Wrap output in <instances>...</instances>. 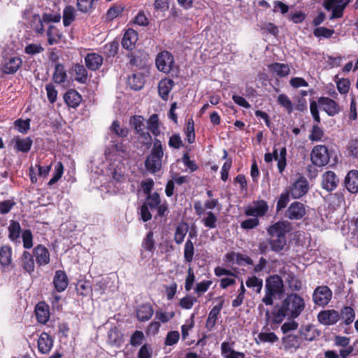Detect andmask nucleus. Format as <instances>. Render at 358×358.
<instances>
[{
    "label": "nucleus",
    "instance_id": "42",
    "mask_svg": "<svg viewBox=\"0 0 358 358\" xmlns=\"http://www.w3.org/2000/svg\"><path fill=\"white\" fill-rule=\"evenodd\" d=\"M67 75L64 67L62 64H57L53 74V80L57 84L64 83L66 80Z\"/></svg>",
    "mask_w": 358,
    "mask_h": 358
},
{
    "label": "nucleus",
    "instance_id": "37",
    "mask_svg": "<svg viewBox=\"0 0 358 358\" xmlns=\"http://www.w3.org/2000/svg\"><path fill=\"white\" fill-rule=\"evenodd\" d=\"M188 231V225L185 222L180 223L175 231L174 241L177 244H181L185 239V237Z\"/></svg>",
    "mask_w": 358,
    "mask_h": 358
},
{
    "label": "nucleus",
    "instance_id": "60",
    "mask_svg": "<svg viewBox=\"0 0 358 358\" xmlns=\"http://www.w3.org/2000/svg\"><path fill=\"white\" fill-rule=\"evenodd\" d=\"M180 338V334L178 331H169L166 337L165 345L171 346L176 344Z\"/></svg>",
    "mask_w": 358,
    "mask_h": 358
},
{
    "label": "nucleus",
    "instance_id": "28",
    "mask_svg": "<svg viewBox=\"0 0 358 358\" xmlns=\"http://www.w3.org/2000/svg\"><path fill=\"white\" fill-rule=\"evenodd\" d=\"M154 314V310L151 305L143 304L140 306L136 310V317L141 322L149 320Z\"/></svg>",
    "mask_w": 358,
    "mask_h": 358
},
{
    "label": "nucleus",
    "instance_id": "35",
    "mask_svg": "<svg viewBox=\"0 0 358 358\" xmlns=\"http://www.w3.org/2000/svg\"><path fill=\"white\" fill-rule=\"evenodd\" d=\"M73 71L75 73V80L85 84L87 80V71L83 64H76L73 67Z\"/></svg>",
    "mask_w": 358,
    "mask_h": 358
},
{
    "label": "nucleus",
    "instance_id": "43",
    "mask_svg": "<svg viewBox=\"0 0 358 358\" xmlns=\"http://www.w3.org/2000/svg\"><path fill=\"white\" fill-rule=\"evenodd\" d=\"M144 122V118L141 115L132 116L129 120L130 124L134 127L137 134L145 129Z\"/></svg>",
    "mask_w": 358,
    "mask_h": 358
},
{
    "label": "nucleus",
    "instance_id": "5",
    "mask_svg": "<svg viewBox=\"0 0 358 358\" xmlns=\"http://www.w3.org/2000/svg\"><path fill=\"white\" fill-rule=\"evenodd\" d=\"M174 64L173 56L166 50L159 52L155 59L156 67L159 71L164 73H170L174 66Z\"/></svg>",
    "mask_w": 358,
    "mask_h": 358
},
{
    "label": "nucleus",
    "instance_id": "7",
    "mask_svg": "<svg viewBox=\"0 0 358 358\" xmlns=\"http://www.w3.org/2000/svg\"><path fill=\"white\" fill-rule=\"evenodd\" d=\"M292 227L290 222L285 220L278 221L271 225L267 229L268 236H274L278 237H286V235L290 233Z\"/></svg>",
    "mask_w": 358,
    "mask_h": 358
},
{
    "label": "nucleus",
    "instance_id": "31",
    "mask_svg": "<svg viewBox=\"0 0 358 358\" xmlns=\"http://www.w3.org/2000/svg\"><path fill=\"white\" fill-rule=\"evenodd\" d=\"M268 243L273 252H279L282 251L286 246L287 238L286 237L269 236Z\"/></svg>",
    "mask_w": 358,
    "mask_h": 358
},
{
    "label": "nucleus",
    "instance_id": "12",
    "mask_svg": "<svg viewBox=\"0 0 358 358\" xmlns=\"http://www.w3.org/2000/svg\"><path fill=\"white\" fill-rule=\"evenodd\" d=\"M33 255L36 258L38 266L47 265L50 263V252L43 245L39 244L33 249Z\"/></svg>",
    "mask_w": 358,
    "mask_h": 358
},
{
    "label": "nucleus",
    "instance_id": "17",
    "mask_svg": "<svg viewBox=\"0 0 358 358\" xmlns=\"http://www.w3.org/2000/svg\"><path fill=\"white\" fill-rule=\"evenodd\" d=\"M19 263L21 268L25 272L31 274L34 271L35 262L34 255L29 252L24 250L19 259Z\"/></svg>",
    "mask_w": 358,
    "mask_h": 358
},
{
    "label": "nucleus",
    "instance_id": "58",
    "mask_svg": "<svg viewBox=\"0 0 358 358\" xmlns=\"http://www.w3.org/2000/svg\"><path fill=\"white\" fill-rule=\"evenodd\" d=\"M22 238L23 247L26 249H30L33 246V235L29 229H26L22 232Z\"/></svg>",
    "mask_w": 358,
    "mask_h": 358
},
{
    "label": "nucleus",
    "instance_id": "39",
    "mask_svg": "<svg viewBox=\"0 0 358 358\" xmlns=\"http://www.w3.org/2000/svg\"><path fill=\"white\" fill-rule=\"evenodd\" d=\"M44 23L43 17H41L38 14H34L30 20L31 27L38 34H43L44 32Z\"/></svg>",
    "mask_w": 358,
    "mask_h": 358
},
{
    "label": "nucleus",
    "instance_id": "11",
    "mask_svg": "<svg viewBox=\"0 0 358 358\" xmlns=\"http://www.w3.org/2000/svg\"><path fill=\"white\" fill-rule=\"evenodd\" d=\"M339 179L334 171H325L322 176V187L327 192L334 191L338 186Z\"/></svg>",
    "mask_w": 358,
    "mask_h": 358
},
{
    "label": "nucleus",
    "instance_id": "4",
    "mask_svg": "<svg viewBox=\"0 0 358 358\" xmlns=\"http://www.w3.org/2000/svg\"><path fill=\"white\" fill-rule=\"evenodd\" d=\"M312 164L317 167H323L329 162V154L327 148L324 145L313 147L310 152Z\"/></svg>",
    "mask_w": 358,
    "mask_h": 358
},
{
    "label": "nucleus",
    "instance_id": "16",
    "mask_svg": "<svg viewBox=\"0 0 358 358\" xmlns=\"http://www.w3.org/2000/svg\"><path fill=\"white\" fill-rule=\"evenodd\" d=\"M318 103L330 116H334L340 111L338 104L329 97H320L318 100Z\"/></svg>",
    "mask_w": 358,
    "mask_h": 358
},
{
    "label": "nucleus",
    "instance_id": "30",
    "mask_svg": "<svg viewBox=\"0 0 358 358\" xmlns=\"http://www.w3.org/2000/svg\"><path fill=\"white\" fill-rule=\"evenodd\" d=\"M300 334L306 341H312L320 336V332L313 325L308 324L301 327Z\"/></svg>",
    "mask_w": 358,
    "mask_h": 358
},
{
    "label": "nucleus",
    "instance_id": "54",
    "mask_svg": "<svg viewBox=\"0 0 358 358\" xmlns=\"http://www.w3.org/2000/svg\"><path fill=\"white\" fill-rule=\"evenodd\" d=\"M334 34V30L324 27H317L313 31V34L317 38L323 37L329 38Z\"/></svg>",
    "mask_w": 358,
    "mask_h": 358
},
{
    "label": "nucleus",
    "instance_id": "51",
    "mask_svg": "<svg viewBox=\"0 0 358 358\" xmlns=\"http://www.w3.org/2000/svg\"><path fill=\"white\" fill-rule=\"evenodd\" d=\"M324 136L323 129L318 126V124L313 125L310 134L309 135V139L311 141H321Z\"/></svg>",
    "mask_w": 358,
    "mask_h": 358
},
{
    "label": "nucleus",
    "instance_id": "1",
    "mask_svg": "<svg viewBox=\"0 0 358 358\" xmlns=\"http://www.w3.org/2000/svg\"><path fill=\"white\" fill-rule=\"evenodd\" d=\"M306 303L303 297L296 293L288 294L273 313V322L281 323L285 317L294 320L304 310Z\"/></svg>",
    "mask_w": 358,
    "mask_h": 358
},
{
    "label": "nucleus",
    "instance_id": "6",
    "mask_svg": "<svg viewBox=\"0 0 358 358\" xmlns=\"http://www.w3.org/2000/svg\"><path fill=\"white\" fill-rule=\"evenodd\" d=\"M332 294V291L328 286H318L313 291V301L317 306L324 307L331 301Z\"/></svg>",
    "mask_w": 358,
    "mask_h": 358
},
{
    "label": "nucleus",
    "instance_id": "45",
    "mask_svg": "<svg viewBox=\"0 0 358 358\" xmlns=\"http://www.w3.org/2000/svg\"><path fill=\"white\" fill-rule=\"evenodd\" d=\"M147 128L152 134L157 136L159 134L160 131L158 126V115L152 114L147 122Z\"/></svg>",
    "mask_w": 358,
    "mask_h": 358
},
{
    "label": "nucleus",
    "instance_id": "24",
    "mask_svg": "<svg viewBox=\"0 0 358 358\" xmlns=\"http://www.w3.org/2000/svg\"><path fill=\"white\" fill-rule=\"evenodd\" d=\"M282 343L286 350L292 349L296 350L299 349L301 345L300 338L293 334L285 335L282 338Z\"/></svg>",
    "mask_w": 358,
    "mask_h": 358
},
{
    "label": "nucleus",
    "instance_id": "3",
    "mask_svg": "<svg viewBox=\"0 0 358 358\" xmlns=\"http://www.w3.org/2000/svg\"><path fill=\"white\" fill-rule=\"evenodd\" d=\"M164 157V149L160 140L155 138L150 154L147 157L145 162V166L148 171L155 173L161 170L162 167V158Z\"/></svg>",
    "mask_w": 358,
    "mask_h": 358
},
{
    "label": "nucleus",
    "instance_id": "15",
    "mask_svg": "<svg viewBox=\"0 0 358 358\" xmlns=\"http://www.w3.org/2000/svg\"><path fill=\"white\" fill-rule=\"evenodd\" d=\"M306 214V208L303 203L299 201L293 202L286 212V217L290 220H300Z\"/></svg>",
    "mask_w": 358,
    "mask_h": 358
},
{
    "label": "nucleus",
    "instance_id": "63",
    "mask_svg": "<svg viewBox=\"0 0 358 358\" xmlns=\"http://www.w3.org/2000/svg\"><path fill=\"white\" fill-rule=\"evenodd\" d=\"M144 204H148V206L151 208H157L160 204V197L159 194L155 192L152 194L147 196V201Z\"/></svg>",
    "mask_w": 358,
    "mask_h": 358
},
{
    "label": "nucleus",
    "instance_id": "32",
    "mask_svg": "<svg viewBox=\"0 0 358 358\" xmlns=\"http://www.w3.org/2000/svg\"><path fill=\"white\" fill-rule=\"evenodd\" d=\"M8 238L14 243H19V238L21 233V227L20 223L15 220H10L8 228Z\"/></svg>",
    "mask_w": 358,
    "mask_h": 358
},
{
    "label": "nucleus",
    "instance_id": "50",
    "mask_svg": "<svg viewBox=\"0 0 358 358\" xmlns=\"http://www.w3.org/2000/svg\"><path fill=\"white\" fill-rule=\"evenodd\" d=\"M93 0H77V8L83 13H91L94 9Z\"/></svg>",
    "mask_w": 358,
    "mask_h": 358
},
{
    "label": "nucleus",
    "instance_id": "22",
    "mask_svg": "<svg viewBox=\"0 0 358 358\" xmlns=\"http://www.w3.org/2000/svg\"><path fill=\"white\" fill-rule=\"evenodd\" d=\"M35 313L39 323L45 324L50 319L49 306L45 302H39L36 305Z\"/></svg>",
    "mask_w": 358,
    "mask_h": 358
},
{
    "label": "nucleus",
    "instance_id": "57",
    "mask_svg": "<svg viewBox=\"0 0 358 358\" xmlns=\"http://www.w3.org/2000/svg\"><path fill=\"white\" fill-rule=\"evenodd\" d=\"M289 201V191L283 192L280 195V197L278 200L276 205V210L278 212L280 211L282 209L285 208L287 203Z\"/></svg>",
    "mask_w": 358,
    "mask_h": 358
},
{
    "label": "nucleus",
    "instance_id": "56",
    "mask_svg": "<svg viewBox=\"0 0 358 358\" xmlns=\"http://www.w3.org/2000/svg\"><path fill=\"white\" fill-rule=\"evenodd\" d=\"M110 130L121 138L126 137L128 135V129L126 127H120V122L117 120L113 122Z\"/></svg>",
    "mask_w": 358,
    "mask_h": 358
},
{
    "label": "nucleus",
    "instance_id": "23",
    "mask_svg": "<svg viewBox=\"0 0 358 358\" xmlns=\"http://www.w3.org/2000/svg\"><path fill=\"white\" fill-rule=\"evenodd\" d=\"M64 99L68 106L76 108L80 105L82 96L76 90H69L64 94Z\"/></svg>",
    "mask_w": 358,
    "mask_h": 358
},
{
    "label": "nucleus",
    "instance_id": "20",
    "mask_svg": "<svg viewBox=\"0 0 358 358\" xmlns=\"http://www.w3.org/2000/svg\"><path fill=\"white\" fill-rule=\"evenodd\" d=\"M346 189L352 194L358 192V171H350L345 178Z\"/></svg>",
    "mask_w": 358,
    "mask_h": 358
},
{
    "label": "nucleus",
    "instance_id": "40",
    "mask_svg": "<svg viewBox=\"0 0 358 358\" xmlns=\"http://www.w3.org/2000/svg\"><path fill=\"white\" fill-rule=\"evenodd\" d=\"M48 38V43L50 45H53L59 43L62 34L60 31L55 26L50 25L47 31Z\"/></svg>",
    "mask_w": 358,
    "mask_h": 358
},
{
    "label": "nucleus",
    "instance_id": "14",
    "mask_svg": "<svg viewBox=\"0 0 358 358\" xmlns=\"http://www.w3.org/2000/svg\"><path fill=\"white\" fill-rule=\"evenodd\" d=\"M22 61L18 57L4 59L1 64V71L6 74L15 73L22 66Z\"/></svg>",
    "mask_w": 358,
    "mask_h": 358
},
{
    "label": "nucleus",
    "instance_id": "8",
    "mask_svg": "<svg viewBox=\"0 0 358 358\" xmlns=\"http://www.w3.org/2000/svg\"><path fill=\"white\" fill-rule=\"evenodd\" d=\"M268 210V205L264 200H258L246 207L245 214L255 217H263Z\"/></svg>",
    "mask_w": 358,
    "mask_h": 358
},
{
    "label": "nucleus",
    "instance_id": "41",
    "mask_svg": "<svg viewBox=\"0 0 358 358\" xmlns=\"http://www.w3.org/2000/svg\"><path fill=\"white\" fill-rule=\"evenodd\" d=\"M245 285L248 287L259 294L262 289L263 280L256 276L249 277L245 282Z\"/></svg>",
    "mask_w": 358,
    "mask_h": 358
},
{
    "label": "nucleus",
    "instance_id": "26",
    "mask_svg": "<svg viewBox=\"0 0 358 358\" xmlns=\"http://www.w3.org/2000/svg\"><path fill=\"white\" fill-rule=\"evenodd\" d=\"M86 66L92 71L97 70L103 63V57L96 53L87 54L85 58Z\"/></svg>",
    "mask_w": 358,
    "mask_h": 358
},
{
    "label": "nucleus",
    "instance_id": "25",
    "mask_svg": "<svg viewBox=\"0 0 358 358\" xmlns=\"http://www.w3.org/2000/svg\"><path fill=\"white\" fill-rule=\"evenodd\" d=\"M222 306L223 301H221L210 310L206 322V327L209 331H211L214 328L217 320L218 315L222 308Z\"/></svg>",
    "mask_w": 358,
    "mask_h": 358
},
{
    "label": "nucleus",
    "instance_id": "49",
    "mask_svg": "<svg viewBox=\"0 0 358 358\" xmlns=\"http://www.w3.org/2000/svg\"><path fill=\"white\" fill-rule=\"evenodd\" d=\"M217 221V217L211 211L206 213V216L201 219V222L206 227L209 229H215L216 227Z\"/></svg>",
    "mask_w": 358,
    "mask_h": 358
},
{
    "label": "nucleus",
    "instance_id": "38",
    "mask_svg": "<svg viewBox=\"0 0 358 358\" xmlns=\"http://www.w3.org/2000/svg\"><path fill=\"white\" fill-rule=\"evenodd\" d=\"M76 18V10L73 6H66L63 10V24L69 26Z\"/></svg>",
    "mask_w": 358,
    "mask_h": 358
},
{
    "label": "nucleus",
    "instance_id": "44",
    "mask_svg": "<svg viewBox=\"0 0 358 358\" xmlns=\"http://www.w3.org/2000/svg\"><path fill=\"white\" fill-rule=\"evenodd\" d=\"M256 341L257 343L259 342L273 343L278 341V337L274 332H260Z\"/></svg>",
    "mask_w": 358,
    "mask_h": 358
},
{
    "label": "nucleus",
    "instance_id": "55",
    "mask_svg": "<svg viewBox=\"0 0 358 358\" xmlns=\"http://www.w3.org/2000/svg\"><path fill=\"white\" fill-rule=\"evenodd\" d=\"M196 301V297L187 294L180 300L179 305L182 309L189 310Z\"/></svg>",
    "mask_w": 358,
    "mask_h": 358
},
{
    "label": "nucleus",
    "instance_id": "29",
    "mask_svg": "<svg viewBox=\"0 0 358 358\" xmlns=\"http://www.w3.org/2000/svg\"><path fill=\"white\" fill-rule=\"evenodd\" d=\"M274 159L277 162L279 173H282L287 166V149L282 147L278 152V149L274 148Z\"/></svg>",
    "mask_w": 358,
    "mask_h": 358
},
{
    "label": "nucleus",
    "instance_id": "34",
    "mask_svg": "<svg viewBox=\"0 0 358 358\" xmlns=\"http://www.w3.org/2000/svg\"><path fill=\"white\" fill-rule=\"evenodd\" d=\"M12 262V248L8 245L0 248V264L2 266H8Z\"/></svg>",
    "mask_w": 358,
    "mask_h": 358
},
{
    "label": "nucleus",
    "instance_id": "47",
    "mask_svg": "<svg viewBox=\"0 0 358 358\" xmlns=\"http://www.w3.org/2000/svg\"><path fill=\"white\" fill-rule=\"evenodd\" d=\"M64 168L62 163L61 162H57L54 167L53 176L48 182V185H53L62 178L64 173Z\"/></svg>",
    "mask_w": 358,
    "mask_h": 358
},
{
    "label": "nucleus",
    "instance_id": "10",
    "mask_svg": "<svg viewBox=\"0 0 358 358\" xmlns=\"http://www.w3.org/2000/svg\"><path fill=\"white\" fill-rule=\"evenodd\" d=\"M319 322L324 325H333L340 320V313L334 309L320 311L317 315Z\"/></svg>",
    "mask_w": 358,
    "mask_h": 358
},
{
    "label": "nucleus",
    "instance_id": "48",
    "mask_svg": "<svg viewBox=\"0 0 358 358\" xmlns=\"http://www.w3.org/2000/svg\"><path fill=\"white\" fill-rule=\"evenodd\" d=\"M194 255V247L190 239H187L185 244L184 259L186 262H192Z\"/></svg>",
    "mask_w": 358,
    "mask_h": 358
},
{
    "label": "nucleus",
    "instance_id": "52",
    "mask_svg": "<svg viewBox=\"0 0 358 358\" xmlns=\"http://www.w3.org/2000/svg\"><path fill=\"white\" fill-rule=\"evenodd\" d=\"M299 327V324L294 320L291 319L289 321L285 322L281 326L280 329L284 336L291 334L292 331H296Z\"/></svg>",
    "mask_w": 358,
    "mask_h": 358
},
{
    "label": "nucleus",
    "instance_id": "59",
    "mask_svg": "<svg viewBox=\"0 0 358 358\" xmlns=\"http://www.w3.org/2000/svg\"><path fill=\"white\" fill-rule=\"evenodd\" d=\"M142 247L150 252H152L155 248V241L153 239V233L150 231L147 234L145 238L142 243Z\"/></svg>",
    "mask_w": 358,
    "mask_h": 358
},
{
    "label": "nucleus",
    "instance_id": "9",
    "mask_svg": "<svg viewBox=\"0 0 358 358\" xmlns=\"http://www.w3.org/2000/svg\"><path fill=\"white\" fill-rule=\"evenodd\" d=\"M308 180L303 177H300L292 185L289 192L294 199H299L308 192Z\"/></svg>",
    "mask_w": 358,
    "mask_h": 358
},
{
    "label": "nucleus",
    "instance_id": "13",
    "mask_svg": "<svg viewBox=\"0 0 358 358\" xmlns=\"http://www.w3.org/2000/svg\"><path fill=\"white\" fill-rule=\"evenodd\" d=\"M33 144L30 137L22 138L20 136H14L10 141V145L18 152H28Z\"/></svg>",
    "mask_w": 358,
    "mask_h": 358
},
{
    "label": "nucleus",
    "instance_id": "61",
    "mask_svg": "<svg viewBox=\"0 0 358 358\" xmlns=\"http://www.w3.org/2000/svg\"><path fill=\"white\" fill-rule=\"evenodd\" d=\"M29 120H17L15 121V127L17 128V131L22 134H26L30 127Z\"/></svg>",
    "mask_w": 358,
    "mask_h": 358
},
{
    "label": "nucleus",
    "instance_id": "62",
    "mask_svg": "<svg viewBox=\"0 0 358 358\" xmlns=\"http://www.w3.org/2000/svg\"><path fill=\"white\" fill-rule=\"evenodd\" d=\"M144 334L142 331L136 330L131 335L130 338V344L133 346H138L143 343Z\"/></svg>",
    "mask_w": 358,
    "mask_h": 358
},
{
    "label": "nucleus",
    "instance_id": "21",
    "mask_svg": "<svg viewBox=\"0 0 358 358\" xmlns=\"http://www.w3.org/2000/svg\"><path fill=\"white\" fill-rule=\"evenodd\" d=\"M38 351L42 354H48L53 346V340L47 333L43 332L38 339Z\"/></svg>",
    "mask_w": 358,
    "mask_h": 358
},
{
    "label": "nucleus",
    "instance_id": "46",
    "mask_svg": "<svg viewBox=\"0 0 358 358\" xmlns=\"http://www.w3.org/2000/svg\"><path fill=\"white\" fill-rule=\"evenodd\" d=\"M278 103L285 108L288 114H291L293 111V103L287 95L280 94L277 99Z\"/></svg>",
    "mask_w": 358,
    "mask_h": 358
},
{
    "label": "nucleus",
    "instance_id": "53",
    "mask_svg": "<svg viewBox=\"0 0 358 358\" xmlns=\"http://www.w3.org/2000/svg\"><path fill=\"white\" fill-rule=\"evenodd\" d=\"M185 133L187 141L189 143H193L195 141L194 123L192 119H189L187 122Z\"/></svg>",
    "mask_w": 358,
    "mask_h": 358
},
{
    "label": "nucleus",
    "instance_id": "33",
    "mask_svg": "<svg viewBox=\"0 0 358 358\" xmlns=\"http://www.w3.org/2000/svg\"><path fill=\"white\" fill-rule=\"evenodd\" d=\"M268 67L280 77L287 76L290 73L289 66L287 64L275 62L268 65Z\"/></svg>",
    "mask_w": 358,
    "mask_h": 358
},
{
    "label": "nucleus",
    "instance_id": "36",
    "mask_svg": "<svg viewBox=\"0 0 358 358\" xmlns=\"http://www.w3.org/2000/svg\"><path fill=\"white\" fill-rule=\"evenodd\" d=\"M339 313L340 319H342L346 325L352 323L355 318V312L354 309L350 306L343 307Z\"/></svg>",
    "mask_w": 358,
    "mask_h": 358
},
{
    "label": "nucleus",
    "instance_id": "64",
    "mask_svg": "<svg viewBox=\"0 0 358 358\" xmlns=\"http://www.w3.org/2000/svg\"><path fill=\"white\" fill-rule=\"evenodd\" d=\"M124 8L121 6H115L110 7L107 11V19L108 20H113L117 16H119L123 11Z\"/></svg>",
    "mask_w": 358,
    "mask_h": 358
},
{
    "label": "nucleus",
    "instance_id": "19",
    "mask_svg": "<svg viewBox=\"0 0 358 358\" xmlns=\"http://www.w3.org/2000/svg\"><path fill=\"white\" fill-rule=\"evenodd\" d=\"M138 33L133 29H127L122 39V45L127 50H133L138 41Z\"/></svg>",
    "mask_w": 358,
    "mask_h": 358
},
{
    "label": "nucleus",
    "instance_id": "18",
    "mask_svg": "<svg viewBox=\"0 0 358 358\" xmlns=\"http://www.w3.org/2000/svg\"><path fill=\"white\" fill-rule=\"evenodd\" d=\"M53 284L55 289L58 292H64L66 289L69 285V279L64 271L58 270L55 271Z\"/></svg>",
    "mask_w": 358,
    "mask_h": 358
},
{
    "label": "nucleus",
    "instance_id": "2",
    "mask_svg": "<svg viewBox=\"0 0 358 358\" xmlns=\"http://www.w3.org/2000/svg\"><path fill=\"white\" fill-rule=\"evenodd\" d=\"M265 294L262 301L266 306H272L274 298L284 292L283 280L278 275H270L266 279Z\"/></svg>",
    "mask_w": 358,
    "mask_h": 358
},
{
    "label": "nucleus",
    "instance_id": "27",
    "mask_svg": "<svg viewBox=\"0 0 358 358\" xmlns=\"http://www.w3.org/2000/svg\"><path fill=\"white\" fill-rule=\"evenodd\" d=\"M174 85V82L171 79H163L158 84V92L160 97L166 101Z\"/></svg>",
    "mask_w": 358,
    "mask_h": 358
}]
</instances>
